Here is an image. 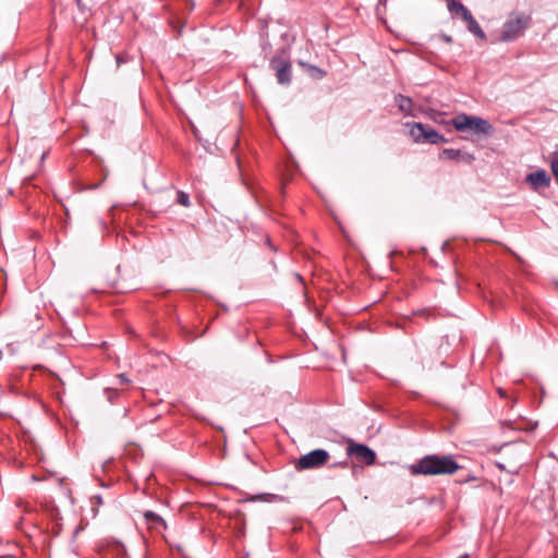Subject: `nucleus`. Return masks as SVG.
Listing matches in <instances>:
<instances>
[{
	"mask_svg": "<svg viewBox=\"0 0 558 558\" xmlns=\"http://www.w3.org/2000/svg\"><path fill=\"white\" fill-rule=\"evenodd\" d=\"M460 468L451 454H428L409 465V471L414 476H436L454 474Z\"/></svg>",
	"mask_w": 558,
	"mask_h": 558,
	"instance_id": "obj_1",
	"label": "nucleus"
},
{
	"mask_svg": "<svg viewBox=\"0 0 558 558\" xmlns=\"http://www.w3.org/2000/svg\"><path fill=\"white\" fill-rule=\"evenodd\" d=\"M452 125L459 132L471 131L474 134L483 135H490L494 130L487 120L465 113H461L454 117L452 119Z\"/></svg>",
	"mask_w": 558,
	"mask_h": 558,
	"instance_id": "obj_2",
	"label": "nucleus"
},
{
	"mask_svg": "<svg viewBox=\"0 0 558 558\" xmlns=\"http://www.w3.org/2000/svg\"><path fill=\"white\" fill-rule=\"evenodd\" d=\"M409 134L415 143H445L446 138L434 129L420 122L407 123Z\"/></svg>",
	"mask_w": 558,
	"mask_h": 558,
	"instance_id": "obj_3",
	"label": "nucleus"
},
{
	"mask_svg": "<svg viewBox=\"0 0 558 558\" xmlns=\"http://www.w3.org/2000/svg\"><path fill=\"white\" fill-rule=\"evenodd\" d=\"M447 7L452 14L460 15L462 20L466 22L468 28L472 34H474L476 37L481 39L485 38L483 29L475 21L469 9L465 8L461 2H458L456 0H449Z\"/></svg>",
	"mask_w": 558,
	"mask_h": 558,
	"instance_id": "obj_4",
	"label": "nucleus"
},
{
	"mask_svg": "<svg viewBox=\"0 0 558 558\" xmlns=\"http://www.w3.org/2000/svg\"><path fill=\"white\" fill-rule=\"evenodd\" d=\"M329 458L330 456L328 451L324 449H315L300 457L295 463V468L298 470L318 469L324 466L328 462Z\"/></svg>",
	"mask_w": 558,
	"mask_h": 558,
	"instance_id": "obj_5",
	"label": "nucleus"
},
{
	"mask_svg": "<svg viewBox=\"0 0 558 558\" xmlns=\"http://www.w3.org/2000/svg\"><path fill=\"white\" fill-rule=\"evenodd\" d=\"M530 17L525 15H518L510 19L505 23L501 32L500 39L502 41H510L519 37L522 32L527 27Z\"/></svg>",
	"mask_w": 558,
	"mask_h": 558,
	"instance_id": "obj_6",
	"label": "nucleus"
},
{
	"mask_svg": "<svg viewBox=\"0 0 558 558\" xmlns=\"http://www.w3.org/2000/svg\"><path fill=\"white\" fill-rule=\"evenodd\" d=\"M347 452L357 462H362L367 465L374 464L376 460V453L369 447L352 440L348 444Z\"/></svg>",
	"mask_w": 558,
	"mask_h": 558,
	"instance_id": "obj_7",
	"label": "nucleus"
},
{
	"mask_svg": "<svg viewBox=\"0 0 558 558\" xmlns=\"http://www.w3.org/2000/svg\"><path fill=\"white\" fill-rule=\"evenodd\" d=\"M271 66L276 71L277 80L280 84H288L291 81V64L284 59H274Z\"/></svg>",
	"mask_w": 558,
	"mask_h": 558,
	"instance_id": "obj_8",
	"label": "nucleus"
},
{
	"mask_svg": "<svg viewBox=\"0 0 558 558\" xmlns=\"http://www.w3.org/2000/svg\"><path fill=\"white\" fill-rule=\"evenodd\" d=\"M526 181L534 190L547 187L550 183V178L545 170H538L527 174Z\"/></svg>",
	"mask_w": 558,
	"mask_h": 558,
	"instance_id": "obj_9",
	"label": "nucleus"
},
{
	"mask_svg": "<svg viewBox=\"0 0 558 558\" xmlns=\"http://www.w3.org/2000/svg\"><path fill=\"white\" fill-rule=\"evenodd\" d=\"M439 157H440V159H448V160H459L460 158H462L463 160H465L468 162H472L474 160V156H472L470 154L463 155L460 150L452 149V148L444 149L440 153Z\"/></svg>",
	"mask_w": 558,
	"mask_h": 558,
	"instance_id": "obj_10",
	"label": "nucleus"
},
{
	"mask_svg": "<svg viewBox=\"0 0 558 558\" xmlns=\"http://www.w3.org/2000/svg\"><path fill=\"white\" fill-rule=\"evenodd\" d=\"M396 105L400 109V111L404 113H410L412 109V100L409 97L403 95H397L395 98Z\"/></svg>",
	"mask_w": 558,
	"mask_h": 558,
	"instance_id": "obj_11",
	"label": "nucleus"
},
{
	"mask_svg": "<svg viewBox=\"0 0 558 558\" xmlns=\"http://www.w3.org/2000/svg\"><path fill=\"white\" fill-rule=\"evenodd\" d=\"M144 518L148 524L163 523V520L161 519V517L153 511H146L144 513Z\"/></svg>",
	"mask_w": 558,
	"mask_h": 558,
	"instance_id": "obj_12",
	"label": "nucleus"
},
{
	"mask_svg": "<svg viewBox=\"0 0 558 558\" xmlns=\"http://www.w3.org/2000/svg\"><path fill=\"white\" fill-rule=\"evenodd\" d=\"M550 169H551V172H553L555 179L558 182V147L553 153L551 161H550Z\"/></svg>",
	"mask_w": 558,
	"mask_h": 558,
	"instance_id": "obj_13",
	"label": "nucleus"
},
{
	"mask_svg": "<svg viewBox=\"0 0 558 558\" xmlns=\"http://www.w3.org/2000/svg\"><path fill=\"white\" fill-rule=\"evenodd\" d=\"M178 202H179V204H181L184 207L190 206L189 195L186 193H184V192H179L178 193Z\"/></svg>",
	"mask_w": 558,
	"mask_h": 558,
	"instance_id": "obj_14",
	"label": "nucleus"
},
{
	"mask_svg": "<svg viewBox=\"0 0 558 558\" xmlns=\"http://www.w3.org/2000/svg\"><path fill=\"white\" fill-rule=\"evenodd\" d=\"M497 391H498V395H499L501 398H504V397H506V396H507V392H506V390H505L502 387H499V388L497 389Z\"/></svg>",
	"mask_w": 558,
	"mask_h": 558,
	"instance_id": "obj_15",
	"label": "nucleus"
},
{
	"mask_svg": "<svg viewBox=\"0 0 558 558\" xmlns=\"http://www.w3.org/2000/svg\"><path fill=\"white\" fill-rule=\"evenodd\" d=\"M312 69L315 71V74L323 75V72L318 68L313 66Z\"/></svg>",
	"mask_w": 558,
	"mask_h": 558,
	"instance_id": "obj_16",
	"label": "nucleus"
},
{
	"mask_svg": "<svg viewBox=\"0 0 558 558\" xmlns=\"http://www.w3.org/2000/svg\"><path fill=\"white\" fill-rule=\"evenodd\" d=\"M312 69L315 71V74L323 75V72L318 68L313 66Z\"/></svg>",
	"mask_w": 558,
	"mask_h": 558,
	"instance_id": "obj_17",
	"label": "nucleus"
},
{
	"mask_svg": "<svg viewBox=\"0 0 558 558\" xmlns=\"http://www.w3.org/2000/svg\"><path fill=\"white\" fill-rule=\"evenodd\" d=\"M106 392H107V395H108V398L110 399V398H111V392H112V390H111V389H106Z\"/></svg>",
	"mask_w": 558,
	"mask_h": 558,
	"instance_id": "obj_18",
	"label": "nucleus"
},
{
	"mask_svg": "<svg viewBox=\"0 0 558 558\" xmlns=\"http://www.w3.org/2000/svg\"><path fill=\"white\" fill-rule=\"evenodd\" d=\"M459 558H469L468 554L461 555Z\"/></svg>",
	"mask_w": 558,
	"mask_h": 558,
	"instance_id": "obj_19",
	"label": "nucleus"
}]
</instances>
